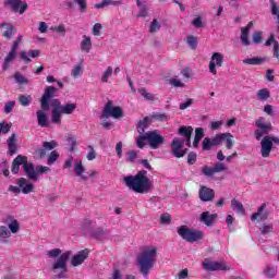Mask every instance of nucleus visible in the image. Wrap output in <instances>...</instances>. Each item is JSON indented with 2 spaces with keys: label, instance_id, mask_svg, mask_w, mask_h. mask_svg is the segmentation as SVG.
Here are the masks:
<instances>
[{
  "label": "nucleus",
  "instance_id": "obj_1",
  "mask_svg": "<svg viewBox=\"0 0 279 279\" xmlns=\"http://www.w3.org/2000/svg\"><path fill=\"white\" fill-rule=\"evenodd\" d=\"M21 165H23V171L28 180L33 182H37L38 175H43V173H49L51 168L47 166H34V163L27 161V156L17 155L16 158L13 159L11 166V172L13 175H19L21 171Z\"/></svg>",
  "mask_w": 279,
  "mask_h": 279
},
{
  "label": "nucleus",
  "instance_id": "obj_2",
  "mask_svg": "<svg viewBox=\"0 0 279 279\" xmlns=\"http://www.w3.org/2000/svg\"><path fill=\"white\" fill-rule=\"evenodd\" d=\"M56 93H58V88L53 86H47L41 99H40V106L41 110L44 112H49L50 107L49 106H56V108H59L63 114H73L75 112L77 105L76 104H65L62 106V104L57 99Z\"/></svg>",
  "mask_w": 279,
  "mask_h": 279
},
{
  "label": "nucleus",
  "instance_id": "obj_3",
  "mask_svg": "<svg viewBox=\"0 0 279 279\" xmlns=\"http://www.w3.org/2000/svg\"><path fill=\"white\" fill-rule=\"evenodd\" d=\"M72 254L73 252L71 251L62 253V250L60 248H53L47 252L48 258H58L51 265V270L53 271V274H57L56 278H69V266L66 265V263H69V260L71 259Z\"/></svg>",
  "mask_w": 279,
  "mask_h": 279
},
{
  "label": "nucleus",
  "instance_id": "obj_4",
  "mask_svg": "<svg viewBox=\"0 0 279 279\" xmlns=\"http://www.w3.org/2000/svg\"><path fill=\"white\" fill-rule=\"evenodd\" d=\"M124 184L135 193H149L151 191V181L147 178V170H141L136 175L125 177Z\"/></svg>",
  "mask_w": 279,
  "mask_h": 279
},
{
  "label": "nucleus",
  "instance_id": "obj_5",
  "mask_svg": "<svg viewBox=\"0 0 279 279\" xmlns=\"http://www.w3.org/2000/svg\"><path fill=\"white\" fill-rule=\"evenodd\" d=\"M158 256V251L154 246L146 247L140 257H137V266L144 278L149 276V271L154 269L156 265V257Z\"/></svg>",
  "mask_w": 279,
  "mask_h": 279
},
{
  "label": "nucleus",
  "instance_id": "obj_6",
  "mask_svg": "<svg viewBox=\"0 0 279 279\" xmlns=\"http://www.w3.org/2000/svg\"><path fill=\"white\" fill-rule=\"evenodd\" d=\"M177 232L179 236L187 243H196V241H202V239H204V232L199 230H191L186 225L179 227Z\"/></svg>",
  "mask_w": 279,
  "mask_h": 279
},
{
  "label": "nucleus",
  "instance_id": "obj_7",
  "mask_svg": "<svg viewBox=\"0 0 279 279\" xmlns=\"http://www.w3.org/2000/svg\"><path fill=\"white\" fill-rule=\"evenodd\" d=\"M255 125L257 128L254 133L256 141H260L263 136H269L268 134L274 132V125H271V122H267L263 117L255 121Z\"/></svg>",
  "mask_w": 279,
  "mask_h": 279
},
{
  "label": "nucleus",
  "instance_id": "obj_8",
  "mask_svg": "<svg viewBox=\"0 0 279 279\" xmlns=\"http://www.w3.org/2000/svg\"><path fill=\"white\" fill-rule=\"evenodd\" d=\"M274 143L279 145V137L274 135H266L260 141V154L262 158H269L271 156V149H274Z\"/></svg>",
  "mask_w": 279,
  "mask_h": 279
},
{
  "label": "nucleus",
  "instance_id": "obj_9",
  "mask_svg": "<svg viewBox=\"0 0 279 279\" xmlns=\"http://www.w3.org/2000/svg\"><path fill=\"white\" fill-rule=\"evenodd\" d=\"M16 184L17 186H9V191H11V193H23L24 195H29V193L34 191V183H27V179L25 178L17 179Z\"/></svg>",
  "mask_w": 279,
  "mask_h": 279
},
{
  "label": "nucleus",
  "instance_id": "obj_10",
  "mask_svg": "<svg viewBox=\"0 0 279 279\" xmlns=\"http://www.w3.org/2000/svg\"><path fill=\"white\" fill-rule=\"evenodd\" d=\"M121 119L123 117V109L121 107L112 106V101H108L100 114V119Z\"/></svg>",
  "mask_w": 279,
  "mask_h": 279
},
{
  "label": "nucleus",
  "instance_id": "obj_11",
  "mask_svg": "<svg viewBox=\"0 0 279 279\" xmlns=\"http://www.w3.org/2000/svg\"><path fill=\"white\" fill-rule=\"evenodd\" d=\"M146 138L151 149H158L160 145H165V137L156 130L146 132Z\"/></svg>",
  "mask_w": 279,
  "mask_h": 279
},
{
  "label": "nucleus",
  "instance_id": "obj_12",
  "mask_svg": "<svg viewBox=\"0 0 279 279\" xmlns=\"http://www.w3.org/2000/svg\"><path fill=\"white\" fill-rule=\"evenodd\" d=\"M92 236L96 241H120L119 236L112 235L109 230L104 228H96L92 231Z\"/></svg>",
  "mask_w": 279,
  "mask_h": 279
},
{
  "label": "nucleus",
  "instance_id": "obj_13",
  "mask_svg": "<svg viewBox=\"0 0 279 279\" xmlns=\"http://www.w3.org/2000/svg\"><path fill=\"white\" fill-rule=\"evenodd\" d=\"M171 149L174 158H184L189 151V148L184 149V140H180V137L173 138Z\"/></svg>",
  "mask_w": 279,
  "mask_h": 279
},
{
  "label": "nucleus",
  "instance_id": "obj_14",
  "mask_svg": "<svg viewBox=\"0 0 279 279\" xmlns=\"http://www.w3.org/2000/svg\"><path fill=\"white\" fill-rule=\"evenodd\" d=\"M203 268L206 271H229L230 268L225 262H213L208 258L203 260Z\"/></svg>",
  "mask_w": 279,
  "mask_h": 279
},
{
  "label": "nucleus",
  "instance_id": "obj_15",
  "mask_svg": "<svg viewBox=\"0 0 279 279\" xmlns=\"http://www.w3.org/2000/svg\"><path fill=\"white\" fill-rule=\"evenodd\" d=\"M5 8H10L12 12H19V14H25L27 12V2L23 0H4Z\"/></svg>",
  "mask_w": 279,
  "mask_h": 279
},
{
  "label": "nucleus",
  "instance_id": "obj_16",
  "mask_svg": "<svg viewBox=\"0 0 279 279\" xmlns=\"http://www.w3.org/2000/svg\"><path fill=\"white\" fill-rule=\"evenodd\" d=\"M217 66H223V54H221V52H214L209 61V72H211L213 75H217Z\"/></svg>",
  "mask_w": 279,
  "mask_h": 279
},
{
  "label": "nucleus",
  "instance_id": "obj_17",
  "mask_svg": "<svg viewBox=\"0 0 279 279\" xmlns=\"http://www.w3.org/2000/svg\"><path fill=\"white\" fill-rule=\"evenodd\" d=\"M265 208H267V204H262L260 207H258L257 211L254 213L251 216V221H265L268 219L269 217V211L265 210Z\"/></svg>",
  "mask_w": 279,
  "mask_h": 279
},
{
  "label": "nucleus",
  "instance_id": "obj_18",
  "mask_svg": "<svg viewBox=\"0 0 279 279\" xmlns=\"http://www.w3.org/2000/svg\"><path fill=\"white\" fill-rule=\"evenodd\" d=\"M8 156H16L19 154V144L16 143V134L13 133L8 140H7Z\"/></svg>",
  "mask_w": 279,
  "mask_h": 279
},
{
  "label": "nucleus",
  "instance_id": "obj_19",
  "mask_svg": "<svg viewBox=\"0 0 279 279\" xmlns=\"http://www.w3.org/2000/svg\"><path fill=\"white\" fill-rule=\"evenodd\" d=\"M198 195L201 202H213V199H215V190L207 186H201Z\"/></svg>",
  "mask_w": 279,
  "mask_h": 279
},
{
  "label": "nucleus",
  "instance_id": "obj_20",
  "mask_svg": "<svg viewBox=\"0 0 279 279\" xmlns=\"http://www.w3.org/2000/svg\"><path fill=\"white\" fill-rule=\"evenodd\" d=\"M253 27H254V22H248L246 27H241L242 34L240 36V40L244 47H250L252 45V43L250 41V38L247 36L250 34V29Z\"/></svg>",
  "mask_w": 279,
  "mask_h": 279
},
{
  "label": "nucleus",
  "instance_id": "obj_21",
  "mask_svg": "<svg viewBox=\"0 0 279 279\" xmlns=\"http://www.w3.org/2000/svg\"><path fill=\"white\" fill-rule=\"evenodd\" d=\"M86 258H88V252L86 250L80 251L76 255L72 256L71 258L72 267H80V265H83Z\"/></svg>",
  "mask_w": 279,
  "mask_h": 279
},
{
  "label": "nucleus",
  "instance_id": "obj_22",
  "mask_svg": "<svg viewBox=\"0 0 279 279\" xmlns=\"http://www.w3.org/2000/svg\"><path fill=\"white\" fill-rule=\"evenodd\" d=\"M217 214H210V211H203L199 216L201 223H204L207 227L213 226L217 221Z\"/></svg>",
  "mask_w": 279,
  "mask_h": 279
},
{
  "label": "nucleus",
  "instance_id": "obj_23",
  "mask_svg": "<svg viewBox=\"0 0 279 279\" xmlns=\"http://www.w3.org/2000/svg\"><path fill=\"white\" fill-rule=\"evenodd\" d=\"M243 64H250L251 66H260V64H265L267 62V58L265 57H254L243 59Z\"/></svg>",
  "mask_w": 279,
  "mask_h": 279
},
{
  "label": "nucleus",
  "instance_id": "obj_24",
  "mask_svg": "<svg viewBox=\"0 0 279 279\" xmlns=\"http://www.w3.org/2000/svg\"><path fill=\"white\" fill-rule=\"evenodd\" d=\"M40 56V50H29L28 52L22 51L20 53L21 60H24L26 64H29L32 62V59L29 58H38Z\"/></svg>",
  "mask_w": 279,
  "mask_h": 279
},
{
  "label": "nucleus",
  "instance_id": "obj_25",
  "mask_svg": "<svg viewBox=\"0 0 279 279\" xmlns=\"http://www.w3.org/2000/svg\"><path fill=\"white\" fill-rule=\"evenodd\" d=\"M108 5H123V0H102L100 3H96V10H101V8H108Z\"/></svg>",
  "mask_w": 279,
  "mask_h": 279
},
{
  "label": "nucleus",
  "instance_id": "obj_26",
  "mask_svg": "<svg viewBox=\"0 0 279 279\" xmlns=\"http://www.w3.org/2000/svg\"><path fill=\"white\" fill-rule=\"evenodd\" d=\"M271 44H274V57L279 58V43L276 40L274 34H271L270 37L265 41V47H271Z\"/></svg>",
  "mask_w": 279,
  "mask_h": 279
},
{
  "label": "nucleus",
  "instance_id": "obj_27",
  "mask_svg": "<svg viewBox=\"0 0 279 279\" xmlns=\"http://www.w3.org/2000/svg\"><path fill=\"white\" fill-rule=\"evenodd\" d=\"M52 108V116H51V122L56 123L57 125H60L62 123V111L59 107L51 106Z\"/></svg>",
  "mask_w": 279,
  "mask_h": 279
},
{
  "label": "nucleus",
  "instance_id": "obj_28",
  "mask_svg": "<svg viewBox=\"0 0 279 279\" xmlns=\"http://www.w3.org/2000/svg\"><path fill=\"white\" fill-rule=\"evenodd\" d=\"M49 118H47V113H45V110H38L37 111V123L40 125V128H49Z\"/></svg>",
  "mask_w": 279,
  "mask_h": 279
},
{
  "label": "nucleus",
  "instance_id": "obj_29",
  "mask_svg": "<svg viewBox=\"0 0 279 279\" xmlns=\"http://www.w3.org/2000/svg\"><path fill=\"white\" fill-rule=\"evenodd\" d=\"M90 49H93V41L90 37L84 35L83 40L81 41V51H85V53H90Z\"/></svg>",
  "mask_w": 279,
  "mask_h": 279
},
{
  "label": "nucleus",
  "instance_id": "obj_30",
  "mask_svg": "<svg viewBox=\"0 0 279 279\" xmlns=\"http://www.w3.org/2000/svg\"><path fill=\"white\" fill-rule=\"evenodd\" d=\"M14 60H16V52H12L10 50L8 56L4 58V61L2 64V71H8V69H10V64H12V62H14Z\"/></svg>",
  "mask_w": 279,
  "mask_h": 279
},
{
  "label": "nucleus",
  "instance_id": "obj_31",
  "mask_svg": "<svg viewBox=\"0 0 279 279\" xmlns=\"http://www.w3.org/2000/svg\"><path fill=\"white\" fill-rule=\"evenodd\" d=\"M84 171L85 169H84V166L82 165V161L74 162V173L78 175V178L84 180V182H86V180H88V177L83 174Z\"/></svg>",
  "mask_w": 279,
  "mask_h": 279
},
{
  "label": "nucleus",
  "instance_id": "obj_32",
  "mask_svg": "<svg viewBox=\"0 0 279 279\" xmlns=\"http://www.w3.org/2000/svg\"><path fill=\"white\" fill-rule=\"evenodd\" d=\"M149 128V117H145L143 120H140L136 126L138 134H145V130Z\"/></svg>",
  "mask_w": 279,
  "mask_h": 279
},
{
  "label": "nucleus",
  "instance_id": "obj_33",
  "mask_svg": "<svg viewBox=\"0 0 279 279\" xmlns=\"http://www.w3.org/2000/svg\"><path fill=\"white\" fill-rule=\"evenodd\" d=\"M179 136H183L184 138H191L193 135V126H181L178 130Z\"/></svg>",
  "mask_w": 279,
  "mask_h": 279
},
{
  "label": "nucleus",
  "instance_id": "obj_34",
  "mask_svg": "<svg viewBox=\"0 0 279 279\" xmlns=\"http://www.w3.org/2000/svg\"><path fill=\"white\" fill-rule=\"evenodd\" d=\"M231 208L240 215H245V207H243V204L235 198L231 201Z\"/></svg>",
  "mask_w": 279,
  "mask_h": 279
},
{
  "label": "nucleus",
  "instance_id": "obj_35",
  "mask_svg": "<svg viewBox=\"0 0 279 279\" xmlns=\"http://www.w3.org/2000/svg\"><path fill=\"white\" fill-rule=\"evenodd\" d=\"M2 27H5V31L2 34L3 38H7V40H12V34H14V25L2 24Z\"/></svg>",
  "mask_w": 279,
  "mask_h": 279
},
{
  "label": "nucleus",
  "instance_id": "obj_36",
  "mask_svg": "<svg viewBox=\"0 0 279 279\" xmlns=\"http://www.w3.org/2000/svg\"><path fill=\"white\" fill-rule=\"evenodd\" d=\"M256 97L259 99V101H267V99L271 97V94L269 93V89L262 88L257 92Z\"/></svg>",
  "mask_w": 279,
  "mask_h": 279
},
{
  "label": "nucleus",
  "instance_id": "obj_37",
  "mask_svg": "<svg viewBox=\"0 0 279 279\" xmlns=\"http://www.w3.org/2000/svg\"><path fill=\"white\" fill-rule=\"evenodd\" d=\"M17 101L20 106L27 108L32 104V95H20Z\"/></svg>",
  "mask_w": 279,
  "mask_h": 279
},
{
  "label": "nucleus",
  "instance_id": "obj_38",
  "mask_svg": "<svg viewBox=\"0 0 279 279\" xmlns=\"http://www.w3.org/2000/svg\"><path fill=\"white\" fill-rule=\"evenodd\" d=\"M146 141H147V133H142V134H140L138 137H136L135 142H136L138 149L145 148V146L147 145Z\"/></svg>",
  "mask_w": 279,
  "mask_h": 279
},
{
  "label": "nucleus",
  "instance_id": "obj_39",
  "mask_svg": "<svg viewBox=\"0 0 279 279\" xmlns=\"http://www.w3.org/2000/svg\"><path fill=\"white\" fill-rule=\"evenodd\" d=\"M278 274V268L275 266H267L264 269V275L266 278H276V275Z\"/></svg>",
  "mask_w": 279,
  "mask_h": 279
},
{
  "label": "nucleus",
  "instance_id": "obj_40",
  "mask_svg": "<svg viewBox=\"0 0 279 279\" xmlns=\"http://www.w3.org/2000/svg\"><path fill=\"white\" fill-rule=\"evenodd\" d=\"M140 95H142V97H144V99H146L147 101H156V97L154 96V94L147 92L146 88H140L138 89Z\"/></svg>",
  "mask_w": 279,
  "mask_h": 279
},
{
  "label": "nucleus",
  "instance_id": "obj_41",
  "mask_svg": "<svg viewBox=\"0 0 279 279\" xmlns=\"http://www.w3.org/2000/svg\"><path fill=\"white\" fill-rule=\"evenodd\" d=\"M226 136H229V135L221 133V134H218V135H216L215 137L210 138L211 145H213L214 147H218V145H221V143H223V138H225Z\"/></svg>",
  "mask_w": 279,
  "mask_h": 279
},
{
  "label": "nucleus",
  "instance_id": "obj_42",
  "mask_svg": "<svg viewBox=\"0 0 279 279\" xmlns=\"http://www.w3.org/2000/svg\"><path fill=\"white\" fill-rule=\"evenodd\" d=\"M82 73H84V68L82 66V63H78L72 69L71 75L72 77L77 78Z\"/></svg>",
  "mask_w": 279,
  "mask_h": 279
},
{
  "label": "nucleus",
  "instance_id": "obj_43",
  "mask_svg": "<svg viewBox=\"0 0 279 279\" xmlns=\"http://www.w3.org/2000/svg\"><path fill=\"white\" fill-rule=\"evenodd\" d=\"M222 134H227V136L223 138V141L226 142L227 149H231L232 147H234V141H232L234 136L232 135V133H222Z\"/></svg>",
  "mask_w": 279,
  "mask_h": 279
},
{
  "label": "nucleus",
  "instance_id": "obj_44",
  "mask_svg": "<svg viewBox=\"0 0 279 279\" xmlns=\"http://www.w3.org/2000/svg\"><path fill=\"white\" fill-rule=\"evenodd\" d=\"M10 236H12L10 229L5 226H0V239H10Z\"/></svg>",
  "mask_w": 279,
  "mask_h": 279
},
{
  "label": "nucleus",
  "instance_id": "obj_45",
  "mask_svg": "<svg viewBox=\"0 0 279 279\" xmlns=\"http://www.w3.org/2000/svg\"><path fill=\"white\" fill-rule=\"evenodd\" d=\"M14 80H15V82H16L17 84H21V85H23V84H29V80H27L26 77H24V75L21 74L20 72H16V73L14 74Z\"/></svg>",
  "mask_w": 279,
  "mask_h": 279
},
{
  "label": "nucleus",
  "instance_id": "obj_46",
  "mask_svg": "<svg viewBox=\"0 0 279 279\" xmlns=\"http://www.w3.org/2000/svg\"><path fill=\"white\" fill-rule=\"evenodd\" d=\"M112 77V66H108L101 76L102 84H108V78Z\"/></svg>",
  "mask_w": 279,
  "mask_h": 279
},
{
  "label": "nucleus",
  "instance_id": "obj_47",
  "mask_svg": "<svg viewBox=\"0 0 279 279\" xmlns=\"http://www.w3.org/2000/svg\"><path fill=\"white\" fill-rule=\"evenodd\" d=\"M150 34H156V32H160V22L158 20H153L149 26Z\"/></svg>",
  "mask_w": 279,
  "mask_h": 279
},
{
  "label": "nucleus",
  "instance_id": "obj_48",
  "mask_svg": "<svg viewBox=\"0 0 279 279\" xmlns=\"http://www.w3.org/2000/svg\"><path fill=\"white\" fill-rule=\"evenodd\" d=\"M186 43L191 49H197V37L191 35L187 37Z\"/></svg>",
  "mask_w": 279,
  "mask_h": 279
},
{
  "label": "nucleus",
  "instance_id": "obj_49",
  "mask_svg": "<svg viewBox=\"0 0 279 279\" xmlns=\"http://www.w3.org/2000/svg\"><path fill=\"white\" fill-rule=\"evenodd\" d=\"M8 228H9V231L12 232V234H16L21 230L19 220H15L12 223H10Z\"/></svg>",
  "mask_w": 279,
  "mask_h": 279
},
{
  "label": "nucleus",
  "instance_id": "obj_50",
  "mask_svg": "<svg viewBox=\"0 0 279 279\" xmlns=\"http://www.w3.org/2000/svg\"><path fill=\"white\" fill-rule=\"evenodd\" d=\"M221 171H228V167L223 162H217L214 165V173H221Z\"/></svg>",
  "mask_w": 279,
  "mask_h": 279
},
{
  "label": "nucleus",
  "instance_id": "obj_51",
  "mask_svg": "<svg viewBox=\"0 0 279 279\" xmlns=\"http://www.w3.org/2000/svg\"><path fill=\"white\" fill-rule=\"evenodd\" d=\"M213 142L210 137H205L203 141V151H210L213 149Z\"/></svg>",
  "mask_w": 279,
  "mask_h": 279
},
{
  "label": "nucleus",
  "instance_id": "obj_52",
  "mask_svg": "<svg viewBox=\"0 0 279 279\" xmlns=\"http://www.w3.org/2000/svg\"><path fill=\"white\" fill-rule=\"evenodd\" d=\"M58 158H60V154L57 150H52L48 156V165H53Z\"/></svg>",
  "mask_w": 279,
  "mask_h": 279
},
{
  "label": "nucleus",
  "instance_id": "obj_53",
  "mask_svg": "<svg viewBox=\"0 0 279 279\" xmlns=\"http://www.w3.org/2000/svg\"><path fill=\"white\" fill-rule=\"evenodd\" d=\"M202 173H204L206 178H213V175H215V168L205 166L202 168Z\"/></svg>",
  "mask_w": 279,
  "mask_h": 279
},
{
  "label": "nucleus",
  "instance_id": "obj_54",
  "mask_svg": "<svg viewBox=\"0 0 279 279\" xmlns=\"http://www.w3.org/2000/svg\"><path fill=\"white\" fill-rule=\"evenodd\" d=\"M151 119L155 121H169V116L167 113H155Z\"/></svg>",
  "mask_w": 279,
  "mask_h": 279
},
{
  "label": "nucleus",
  "instance_id": "obj_55",
  "mask_svg": "<svg viewBox=\"0 0 279 279\" xmlns=\"http://www.w3.org/2000/svg\"><path fill=\"white\" fill-rule=\"evenodd\" d=\"M43 147L46 148V151H51V149H56V147H58V143H56V141L44 142Z\"/></svg>",
  "mask_w": 279,
  "mask_h": 279
},
{
  "label": "nucleus",
  "instance_id": "obj_56",
  "mask_svg": "<svg viewBox=\"0 0 279 279\" xmlns=\"http://www.w3.org/2000/svg\"><path fill=\"white\" fill-rule=\"evenodd\" d=\"M169 84L170 86H174V88H184V83L178 78H170Z\"/></svg>",
  "mask_w": 279,
  "mask_h": 279
},
{
  "label": "nucleus",
  "instance_id": "obj_57",
  "mask_svg": "<svg viewBox=\"0 0 279 279\" xmlns=\"http://www.w3.org/2000/svg\"><path fill=\"white\" fill-rule=\"evenodd\" d=\"M270 5H271V14H274V16H276L277 20L279 21V8H278V4L274 0H270Z\"/></svg>",
  "mask_w": 279,
  "mask_h": 279
},
{
  "label": "nucleus",
  "instance_id": "obj_58",
  "mask_svg": "<svg viewBox=\"0 0 279 279\" xmlns=\"http://www.w3.org/2000/svg\"><path fill=\"white\" fill-rule=\"evenodd\" d=\"M253 43L255 45H260L263 43V35L260 32H254L253 33Z\"/></svg>",
  "mask_w": 279,
  "mask_h": 279
},
{
  "label": "nucleus",
  "instance_id": "obj_59",
  "mask_svg": "<svg viewBox=\"0 0 279 279\" xmlns=\"http://www.w3.org/2000/svg\"><path fill=\"white\" fill-rule=\"evenodd\" d=\"M197 162V154L195 151H191L187 155V165H195Z\"/></svg>",
  "mask_w": 279,
  "mask_h": 279
},
{
  "label": "nucleus",
  "instance_id": "obj_60",
  "mask_svg": "<svg viewBox=\"0 0 279 279\" xmlns=\"http://www.w3.org/2000/svg\"><path fill=\"white\" fill-rule=\"evenodd\" d=\"M138 158V154L135 150H130L128 153L126 162H134Z\"/></svg>",
  "mask_w": 279,
  "mask_h": 279
},
{
  "label": "nucleus",
  "instance_id": "obj_61",
  "mask_svg": "<svg viewBox=\"0 0 279 279\" xmlns=\"http://www.w3.org/2000/svg\"><path fill=\"white\" fill-rule=\"evenodd\" d=\"M16 106L15 101H9L4 105V112L5 114H10V112H12V110H14V107Z\"/></svg>",
  "mask_w": 279,
  "mask_h": 279
},
{
  "label": "nucleus",
  "instance_id": "obj_62",
  "mask_svg": "<svg viewBox=\"0 0 279 279\" xmlns=\"http://www.w3.org/2000/svg\"><path fill=\"white\" fill-rule=\"evenodd\" d=\"M12 125L5 124V122L0 123V134H8L10 132Z\"/></svg>",
  "mask_w": 279,
  "mask_h": 279
},
{
  "label": "nucleus",
  "instance_id": "obj_63",
  "mask_svg": "<svg viewBox=\"0 0 279 279\" xmlns=\"http://www.w3.org/2000/svg\"><path fill=\"white\" fill-rule=\"evenodd\" d=\"M74 3H76V5L80 7V10L82 13L86 12V8H87L86 0H74Z\"/></svg>",
  "mask_w": 279,
  "mask_h": 279
},
{
  "label": "nucleus",
  "instance_id": "obj_64",
  "mask_svg": "<svg viewBox=\"0 0 279 279\" xmlns=\"http://www.w3.org/2000/svg\"><path fill=\"white\" fill-rule=\"evenodd\" d=\"M160 223H163V225L171 223V215L162 214L160 216Z\"/></svg>",
  "mask_w": 279,
  "mask_h": 279
}]
</instances>
